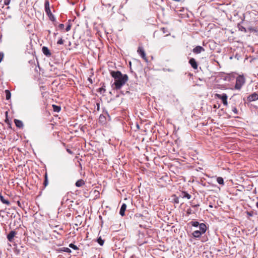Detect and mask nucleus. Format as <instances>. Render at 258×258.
Here are the masks:
<instances>
[{"label":"nucleus","mask_w":258,"mask_h":258,"mask_svg":"<svg viewBox=\"0 0 258 258\" xmlns=\"http://www.w3.org/2000/svg\"><path fill=\"white\" fill-rule=\"evenodd\" d=\"M231 110L233 111V112L235 114H236V115L238 114V110H237V109L236 108V104L235 103H233V104L231 105Z\"/></svg>","instance_id":"16"},{"label":"nucleus","mask_w":258,"mask_h":258,"mask_svg":"<svg viewBox=\"0 0 258 258\" xmlns=\"http://www.w3.org/2000/svg\"><path fill=\"white\" fill-rule=\"evenodd\" d=\"M256 206L257 208H258V202L256 203Z\"/></svg>","instance_id":"45"},{"label":"nucleus","mask_w":258,"mask_h":258,"mask_svg":"<svg viewBox=\"0 0 258 258\" xmlns=\"http://www.w3.org/2000/svg\"><path fill=\"white\" fill-rule=\"evenodd\" d=\"M42 51L43 54L47 57H50L51 55V53L48 48V47L46 46H43L42 48Z\"/></svg>","instance_id":"11"},{"label":"nucleus","mask_w":258,"mask_h":258,"mask_svg":"<svg viewBox=\"0 0 258 258\" xmlns=\"http://www.w3.org/2000/svg\"><path fill=\"white\" fill-rule=\"evenodd\" d=\"M138 52L141 55V56L146 61H148V59L146 56V53L144 49L142 46H139L138 49Z\"/></svg>","instance_id":"6"},{"label":"nucleus","mask_w":258,"mask_h":258,"mask_svg":"<svg viewBox=\"0 0 258 258\" xmlns=\"http://www.w3.org/2000/svg\"><path fill=\"white\" fill-rule=\"evenodd\" d=\"M189 63L194 69L196 70L198 69V64L195 58H191L189 60Z\"/></svg>","instance_id":"9"},{"label":"nucleus","mask_w":258,"mask_h":258,"mask_svg":"<svg viewBox=\"0 0 258 258\" xmlns=\"http://www.w3.org/2000/svg\"><path fill=\"white\" fill-rule=\"evenodd\" d=\"M200 231L202 233H205L207 230V226L204 223H201L199 225Z\"/></svg>","instance_id":"13"},{"label":"nucleus","mask_w":258,"mask_h":258,"mask_svg":"<svg viewBox=\"0 0 258 258\" xmlns=\"http://www.w3.org/2000/svg\"><path fill=\"white\" fill-rule=\"evenodd\" d=\"M69 247L73 248L74 250H78L79 249V248L78 247V246L73 243H70L69 244Z\"/></svg>","instance_id":"25"},{"label":"nucleus","mask_w":258,"mask_h":258,"mask_svg":"<svg viewBox=\"0 0 258 258\" xmlns=\"http://www.w3.org/2000/svg\"><path fill=\"white\" fill-rule=\"evenodd\" d=\"M237 27H238L239 30H240L241 31L244 32H246V29L242 25H241L240 23L238 24Z\"/></svg>","instance_id":"22"},{"label":"nucleus","mask_w":258,"mask_h":258,"mask_svg":"<svg viewBox=\"0 0 258 258\" xmlns=\"http://www.w3.org/2000/svg\"><path fill=\"white\" fill-rule=\"evenodd\" d=\"M0 199L2 202L7 205H10V203L8 199H5L4 197L2 195H0Z\"/></svg>","instance_id":"17"},{"label":"nucleus","mask_w":258,"mask_h":258,"mask_svg":"<svg viewBox=\"0 0 258 258\" xmlns=\"http://www.w3.org/2000/svg\"><path fill=\"white\" fill-rule=\"evenodd\" d=\"M204 51L205 49L201 46H197L196 47H195L192 50V52L196 54L200 53L201 52Z\"/></svg>","instance_id":"10"},{"label":"nucleus","mask_w":258,"mask_h":258,"mask_svg":"<svg viewBox=\"0 0 258 258\" xmlns=\"http://www.w3.org/2000/svg\"><path fill=\"white\" fill-rule=\"evenodd\" d=\"M96 106H97V108H96V109H97V111H99V109H100V104H99V103H97L96 104Z\"/></svg>","instance_id":"35"},{"label":"nucleus","mask_w":258,"mask_h":258,"mask_svg":"<svg viewBox=\"0 0 258 258\" xmlns=\"http://www.w3.org/2000/svg\"><path fill=\"white\" fill-rule=\"evenodd\" d=\"M103 118H104V116H103V115H101L100 116V117H99L100 119H103Z\"/></svg>","instance_id":"41"},{"label":"nucleus","mask_w":258,"mask_h":258,"mask_svg":"<svg viewBox=\"0 0 258 258\" xmlns=\"http://www.w3.org/2000/svg\"><path fill=\"white\" fill-rule=\"evenodd\" d=\"M126 208V205L125 204H123L120 209L119 214L121 216H123L124 215V212Z\"/></svg>","instance_id":"14"},{"label":"nucleus","mask_w":258,"mask_h":258,"mask_svg":"<svg viewBox=\"0 0 258 258\" xmlns=\"http://www.w3.org/2000/svg\"><path fill=\"white\" fill-rule=\"evenodd\" d=\"M184 198H187V199H190L191 198L190 195H183L182 196L180 195L179 197H177L176 195H171L170 197L168 198V200L172 203L175 204H178L180 202L179 200L182 198L183 199Z\"/></svg>","instance_id":"3"},{"label":"nucleus","mask_w":258,"mask_h":258,"mask_svg":"<svg viewBox=\"0 0 258 258\" xmlns=\"http://www.w3.org/2000/svg\"><path fill=\"white\" fill-rule=\"evenodd\" d=\"M5 122H7V123H8V122H9V120H8V118H6V119H5Z\"/></svg>","instance_id":"43"},{"label":"nucleus","mask_w":258,"mask_h":258,"mask_svg":"<svg viewBox=\"0 0 258 258\" xmlns=\"http://www.w3.org/2000/svg\"><path fill=\"white\" fill-rule=\"evenodd\" d=\"M85 184V181L83 179H79L75 183V185L77 187L82 186L83 185Z\"/></svg>","instance_id":"18"},{"label":"nucleus","mask_w":258,"mask_h":258,"mask_svg":"<svg viewBox=\"0 0 258 258\" xmlns=\"http://www.w3.org/2000/svg\"><path fill=\"white\" fill-rule=\"evenodd\" d=\"M53 108V110L56 112H59L61 110V107L60 106L56 105L55 104H53L52 105Z\"/></svg>","instance_id":"19"},{"label":"nucleus","mask_w":258,"mask_h":258,"mask_svg":"<svg viewBox=\"0 0 258 258\" xmlns=\"http://www.w3.org/2000/svg\"><path fill=\"white\" fill-rule=\"evenodd\" d=\"M11 0H4V3L5 5H8L10 3Z\"/></svg>","instance_id":"33"},{"label":"nucleus","mask_w":258,"mask_h":258,"mask_svg":"<svg viewBox=\"0 0 258 258\" xmlns=\"http://www.w3.org/2000/svg\"><path fill=\"white\" fill-rule=\"evenodd\" d=\"M88 80H89V81L91 83H92V80H91V79H90V78H88Z\"/></svg>","instance_id":"44"},{"label":"nucleus","mask_w":258,"mask_h":258,"mask_svg":"<svg viewBox=\"0 0 258 258\" xmlns=\"http://www.w3.org/2000/svg\"><path fill=\"white\" fill-rule=\"evenodd\" d=\"M71 25L70 24H69L66 28V31L67 32L69 31L71 29Z\"/></svg>","instance_id":"30"},{"label":"nucleus","mask_w":258,"mask_h":258,"mask_svg":"<svg viewBox=\"0 0 258 258\" xmlns=\"http://www.w3.org/2000/svg\"><path fill=\"white\" fill-rule=\"evenodd\" d=\"M44 8L46 14L48 17L49 20L53 22H55L56 21V19L50 11L49 2L48 0H46L45 1Z\"/></svg>","instance_id":"2"},{"label":"nucleus","mask_w":258,"mask_h":258,"mask_svg":"<svg viewBox=\"0 0 258 258\" xmlns=\"http://www.w3.org/2000/svg\"><path fill=\"white\" fill-rule=\"evenodd\" d=\"M214 108H217V106L216 105H214Z\"/></svg>","instance_id":"46"},{"label":"nucleus","mask_w":258,"mask_h":258,"mask_svg":"<svg viewBox=\"0 0 258 258\" xmlns=\"http://www.w3.org/2000/svg\"><path fill=\"white\" fill-rule=\"evenodd\" d=\"M62 250L68 253H71L72 252L71 250L68 247H63Z\"/></svg>","instance_id":"28"},{"label":"nucleus","mask_w":258,"mask_h":258,"mask_svg":"<svg viewBox=\"0 0 258 258\" xmlns=\"http://www.w3.org/2000/svg\"><path fill=\"white\" fill-rule=\"evenodd\" d=\"M105 91H106V89H105V86L104 84H103L102 87L99 88L97 91V92L100 93L101 94L105 93Z\"/></svg>","instance_id":"20"},{"label":"nucleus","mask_w":258,"mask_h":258,"mask_svg":"<svg viewBox=\"0 0 258 258\" xmlns=\"http://www.w3.org/2000/svg\"><path fill=\"white\" fill-rule=\"evenodd\" d=\"M215 97L218 99H221L222 101L223 104L227 106L228 104L227 102V95L223 93V94H216Z\"/></svg>","instance_id":"5"},{"label":"nucleus","mask_w":258,"mask_h":258,"mask_svg":"<svg viewBox=\"0 0 258 258\" xmlns=\"http://www.w3.org/2000/svg\"><path fill=\"white\" fill-rule=\"evenodd\" d=\"M6 98L7 100H9L11 98V93L9 90H5Z\"/></svg>","instance_id":"21"},{"label":"nucleus","mask_w":258,"mask_h":258,"mask_svg":"<svg viewBox=\"0 0 258 258\" xmlns=\"http://www.w3.org/2000/svg\"><path fill=\"white\" fill-rule=\"evenodd\" d=\"M110 75L114 79V82L111 86L114 90H119L128 80V76L126 74H122L119 71H112Z\"/></svg>","instance_id":"1"},{"label":"nucleus","mask_w":258,"mask_h":258,"mask_svg":"<svg viewBox=\"0 0 258 258\" xmlns=\"http://www.w3.org/2000/svg\"><path fill=\"white\" fill-rule=\"evenodd\" d=\"M67 151L70 154H73V152L70 150V149H67Z\"/></svg>","instance_id":"37"},{"label":"nucleus","mask_w":258,"mask_h":258,"mask_svg":"<svg viewBox=\"0 0 258 258\" xmlns=\"http://www.w3.org/2000/svg\"><path fill=\"white\" fill-rule=\"evenodd\" d=\"M103 118H104V116H103V115H101L100 116V117H99L100 119H103Z\"/></svg>","instance_id":"40"},{"label":"nucleus","mask_w":258,"mask_h":258,"mask_svg":"<svg viewBox=\"0 0 258 258\" xmlns=\"http://www.w3.org/2000/svg\"><path fill=\"white\" fill-rule=\"evenodd\" d=\"M182 194H187V193H186V192H184H184H183V193H182Z\"/></svg>","instance_id":"47"},{"label":"nucleus","mask_w":258,"mask_h":258,"mask_svg":"<svg viewBox=\"0 0 258 258\" xmlns=\"http://www.w3.org/2000/svg\"><path fill=\"white\" fill-rule=\"evenodd\" d=\"M44 177H45V179H44V183H43V184L44 185V186H46L48 184V178H47V173H45V175H44Z\"/></svg>","instance_id":"24"},{"label":"nucleus","mask_w":258,"mask_h":258,"mask_svg":"<svg viewBox=\"0 0 258 258\" xmlns=\"http://www.w3.org/2000/svg\"><path fill=\"white\" fill-rule=\"evenodd\" d=\"M191 225L194 227H197L200 225V223L198 221H193L190 222Z\"/></svg>","instance_id":"26"},{"label":"nucleus","mask_w":258,"mask_h":258,"mask_svg":"<svg viewBox=\"0 0 258 258\" xmlns=\"http://www.w3.org/2000/svg\"><path fill=\"white\" fill-rule=\"evenodd\" d=\"M14 122L16 126L20 128H22L24 126L23 122L20 120L15 119Z\"/></svg>","instance_id":"12"},{"label":"nucleus","mask_w":258,"mask_h":258,"mask_svg":"<svg viewBox=\"0 0 258 258\" xmlns=\"http://www.w3.org/2000/svg\"><path fill=\"white\" fill-rule=\"evenodd\" d=\"M50 30H48V33L50 34Z\"/></svg>","instance_id":"48"},{"label":"nucleus","mask_w":258,"mask_h":258,"mask_svg":"<svg viewBox=\"0 0 258 258\" xmlns=\"http://www.w3.org/2000/svg\"><path fill=\"white\" fill-rule=\"evenodd\" d=\"M217 181L220 184H222V185L224 184V180H223V178L221 177H217Z\"/></svg>","instance_id":"23"},{"label":"nucleus","mask_w":258,"mask_h":258,"mask_svg":"<svg viewBox=\"0 0 258 258\" xmlns=\"http://www.w3.org/2000/svg\"><path fill=\"white\" fill-rule=\"evenodd\" d=\"M97 242L100 245H103L104 244V240L101 237L98 238Z\"/></svg>","instance_id":"27"},{"label":"nucleus","mask_w":258,"mask_h":258,"mask_svg":"<svg viewBox=\"0 0 258 258\" xmlns=\"http://www.w3.org/2000/svg\"><path fill=\"white\" fill-rule=\"evenodd\" d=\"M245 83V78L243 76L239 75L236 79L235 89L240 90Z\"/></svg>","instance_id":"4"},{"label":"nucleus","mask_w":258,"mask_h":258,"mask_svg":"<svg viewBox=\"0 0 258 258\" xmlns=\"http://www.w3.org/2000/svg\"><path fill=\"white\" fill-rule=\"evenodd\" d=\"M79 167H80L81 169H82V166L81 163L79 164Z\"/></svg>","instance_id":"42"},{"label":"nucleus","mask_w":258,"mask_h":258,"mask_svg":"<svg viewBox=\"0 0 258 258\" xmlns=\"http://www.w3.org/2000/svg\"><path fill=\"white\" fill-rule=\"evenodd\" d=\"M64 24H60L58 25V28H59L60 29H64Z\"/></svg>","instance_id":"34"},{"label":"nucleus","mask_w":258,"mask_h":258,"mask_svg":"<svg viewBox=\"0 0 258 258\" xmlns=\"http://www.w3.org/2000/svg\"><path fill=\"white\" fill-rule=\"evenodd\" d=\"M161 30L163 31V33H166V29L165 28H162Z\"/></svg>","instance_id":"38"},{"label":"nucleus","mask_w":258,"mask_h":258,"mask_svg":"<svg viewBox=\"0 0 258 258\" xmlns=\"http://www.w3.org/2000/svg\"><path fill=\"white\" fill-rule=\"evenodd\" d=\"M186 213L188 215L191 214L192 213V210L191 209H188L187 210Z\"/></svg>","instance_id":"32"},{"label":"nucleus","mask_w":258,"mask_h":258,"mask_svg":"<svg viewBox=\"0 0 258 258\" xmlns=\"http://www.w3.org/2000/svg\"><path fill=\"white\" fill-rule=\"evenodd\" d=\"M230 101H235L236 100L234 99V97H232L230 99Z\"/></svg>","instance_id":"39"},{"label":"nucleus","mask_w":258,"mask_h":258,"mask_svg":"<svg viewBox=\"0 0 258 258\" xmlns=\"http://www.w3.org/2000/svg\"><path fill=\"white\" fill-rule=\"evenodd\" d=\"M4 54L3 52H0V63L2 61L3 58H4Z\"/></svg>","instance_id":"31"},{"label":"nucleus","mask_w":258,"mask_h":258,"mask_svg":"<svg viewBox=\"0 0 258 258\" xmlns=\"http://www.w3.org/2000/svg\"><path fill=\"white\" fill-rule=\"evenodd\" d=\"M247 99L249 102L256 101L258 99V94L254 92L247 96Z\"/></svg>","instance_id":"7"},{"label":"nucleus","mask_w":258,"mask_h":258,"mask_svg":"<svg viewBox=\"0 0 258 258\" xmlns=\"http://www.w3.org/2000/svg\"><path fill=\"white\" fill-rule=\"evenodd\" d=\"M203 234L200 230H195L193 232L192 235L194 237L199 238Z\"/></svg>","instance_id":"15"},{"label":"nucleus","mask_w":258,"mask_h":258,"mask_svg":"<svg viewBox=\"0 0 258 258\" xmlns=\"http://www.w3.org/2000/svg\"><path fill=\"white\" fill-rule=\"evenodd\" d=\"M17 234V232L14 230L11 231L7 235L8 240L10 242H12L14 240V237Z\"/></svg>","instance_id":"8"},{"label":"nucleus","mask_w":258,"mask_h":258,"mask_svg":"<svg viewBox=\"0 0 258 258\" xmlns=\"http://www.w3.org/2000/svg\"><path fill=\"white\" fill-rule=\"evenodd\" d=\"M17 204H18V205L19 206V207H21V208H22V204H21V203H20V202L19 201H18L17 202Z\"/></svg>","instance_id":"36"},{"label":"nucleus","mask_w":258,"mask_h":258,"mask_svg":"<svg viewBox=\"0 0 258 258\" xmlns=\"http://www.w3.org/2000/svg\"><path fill=\"white\" fill-rule=\"evenodd\" d=\"M64 40L60 38L57 42V44H63Z\"/></svg>","instance_id":"29"}]
</instances>
